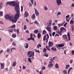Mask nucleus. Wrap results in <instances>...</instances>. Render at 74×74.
<instances>
[{
    "label": "nucleus",
    "mask_w": 74,
    "mask_h": 74,
    "mask_svg": "<svg viewBox=\"0 0 74 74\" xmlns=\"http://www.w3.org/2000/svg\"><path fill=\"white\" fill-rule=\"evenodd\" d=\"M62 37L65 40H67V36L66 34L63 35Z\"/></svg>",
    "instance_id": "nucleus-7"
},
{
    "label": "nucleus",
    "mask_w": 74,
    "mask_h": 74,
    "mask_svg": "<svg viewBox=\"0 0 74 74\" xmlns=\"http://www.w3.org/2000/svg\"><path fill=\"white\" fill-rule=\"evenodd\" d=\"M73 69V68H72V67H70L69 69V70H68V71H70L71 70V69Z\"/></svg>",
    "instance_id": "nucleus-60"
},
{
    "label": "nucleus",
    "mask_w": 74,
    "mask_h": 74,
    "mask_svg": "<svg viewBox=\"0 0 74 74\" xmlns=\"http://www.w3.org/2000/svg\"><path fill=\"white\" fill-rule=\"evenodd\" d=\"M24 15L25 17H27L28 15H29V13H28V12L25 11L24 13Z\"/></svg>",
    "instance_id": "nucleus-8"
},
{
    "label": "nucleus",
    "mask_w": 74,
    "mask_h": 74,
    "mask_svg": "<svg viewBox=\"0 0 74 74\" xmlns=\"http://www.w3.org/2000/svg\"><path fill=\"white\" fill-rule=\"evenodd\" d=\"M44 55L46 56V57H48V55L46 53H45L44 54Z\"/></svg>",
    "instance_id": "nucleus-43"
},
{
    "label": "nucleus",
    "mask_w": 74,
    "mask_h": 74,
    "mask_svg": "<svg viewBox=\"0 0 74 74\" xmlns=\"http://www.w3.org/2000/svg\"><path fill=\"white\" fill-rule=\"evenodd\" d=\"M16 62H14L12 66L13 67H15L16 66Z\"/></svg>",
    "instance_id": "nucleus-21"
},
{
    "label": "nucleus",
    "mask_w": 74,
    "mask_h": 74,
    "mask_svg": "<svg viewBox=\"0 0 74 74\" xmlns=\"http://www.w3.org/2000/svg\"><path fill=\"white\" fill-rule=\"evenodd\" d=\"M61 14V13L60 12H58L57 14V16L58 15H60Z\"/></svg>",
    "instance_id": "nucleus-44"
},
{
    "label": "nucleus",
    "mask_w": 74,
    "mask_h": 74,
    "mask_svg": "<svg viewBox=\"0 0 74 74\" xmlns=\"http://www.w3.org/2000/svg\"><path fill=\"white\" fill-rule=\"evenodd\" d=\"M46 38V35H45L44 36L43 38V41H44V40H45Z\"/></svg>",
    "instance_id": "nucleus-45"
},
{
    "label": "nucleus",
    "mask_w": 74,
    "mask_h": 74,
    "mask_svg": "<svg viewBox=\"0 0 74 74\" xmlns=\"http://www.w3.org/2000/svg\"><path fill=\"white\" fill-rule=\"evenodd\" d=\"M27 55L29 58L32 57V56H34V52L32 51H29L27 52Z\"/></svg>",
    "instance_id": "nucleus-2"
},
{
    "label": "nucleus",
    "mask_w": 74,
    "mask_h": 74,
    "mask_svg": "<svg viewBox=\"0 0 74 74\" xmlns=\"http://www.w3.org/2000/svg\"><path fill=\"white\" fill-rule=\"evenodd\" d=\"M63 73H64V74H67V72L66 70H64L63 71Z\"/></svg>",
    "instance_id": "nucleus-28"
},
{
    "label": "nucleus",
    "mask_w": 74,
    "mask_h": 74,
    "mask_svg": "<svg viewBox=\"0 0 74 74\" xmlns=\"http://www.w3.org/2000/svg\"><path fill=\"white\" fill-rule=\"evenodd\" d=\"M43 34H46V31L45 30H44L42 32Z\"/></svg>",
    "instance_id": "nucleus-31"
},
{
    "label": "nucleus",
    "mask_w": 74,
    "mask_h": 74,
    "mask_svg": "<svg viewBox=\"0 0 74 74\" xmlns=\"http://www.w3.org/2000/svg\"><path fill=\"white\" fill-rule=\"evenodd\" d=\"M28 61L29 62H30V63H32V60H31V59L30 58H28Z\"/></svg>",
    "instance_id": "nucleus-33"
},
{
    "label": "nucleus",
    "mask_w": 74,
    "mask_h": 74,
    "mask_svg": "<svg viewBox=\"0 0 74 74\" xmlns=\"http://www.w3.org/2000/svg\"><path fill=\"white\" fill-rule=\"evenodd\" d=\"M34 23L35 24H36V25H38V22L37 21H34Z\"/></svg>",
    "instance_id": "nucleus-35"
},
{
    "label": "nucleus",
    "mask_w": 74,
    "mask_h": 74,
    "mask_svg": "<svg viewBox=\"0 0 74 74\" xmlns=\"http://www.w3.org/2000/svg\"><path fill=\"white\" fill-rule=\"evenodd\" d=\"M12 37L13 38H15V37H16V35L15 34H12Z\"/></svg>",
    "instance_id": "nucleus-19"
},
{
    "label": "nucleus",
    "mask_w": 74,
    "mask_h": 74,
    "mask_svg": "<svg viewBox=\"0 0 74 74\" xmlns=\"http://www.w3.org/2000/svg\"><path fill=\"white\" fill-rule=\"evenodd\" d=\"M56 47L58 49H61V48H60V47H59V46H58V45H56Z\"/></svg>",
    "instance_id": "nucleus-26"
},
{
    "label": "nucleus",
    "mask_w": 74,
    "mask_h": 74,
    "mask_svg": "<svg viewBox=\"0 0 74 74\" xmlns=\"http://www.w3.org/2000/svg\"><path fill=\"white\" fill-rule=\"evenodd\" d=\"M52 60L50 62V64H52V62H53V60L52 59Z\"/></svg>",
    "instance_id": "nucleus-52"
},
{
    "label": "nucleus",
    "mask_w": 74,
    "mask_h": 74,
    "mask_svg": "<svg viewBox=\"0 0 74 74\" xmlns=\"http://www.w3.org/2000/svg\"><path fill=\"white\" fill-rule=\"evenodd\" d=\"M49 23L48 24V26H51L52 25V20H49Z\"/></svg>",
    "instance_id": "nucleus-10"
},
{
    "label": "nucleus",
    "mask_w": 74,
    "mask_h": 74,
    "mask_svg": "<svg viewBox=\"0 0 74 74\" xmlns=\"http://www.w3.org/2000/svg\"><path fill=\"white\" fill-rule=\"evenodd\" d=\"M44 10H46V11H47V10H48V8L47 7V6H44Z\"/></svg>",
    "instance_id": "nucleus-29"
},
{
    "label": "nucleus",
    "mask_w": 74,
    "mask_h": 74,
    "mask_svg": "<svg viewBox=\"0 0 74 74\" xmlns=\"http://www.w3.org/2000/svg\"><path fill=\"white\" fill-rule=\"evenodd\" d=\"M25 32L27 33H29V31L28 30H27L25 31Z\"/></svg>",
    "instance_id": "nucleus-59"
},
{
    "label": "nucleus",
    "mask_w": 74,
    "mask_h": 74,
    "mask_svg": "<svg viewBox=\"0 0 74 74\" xmlns=\"http://www.w3.org/2000/svg\"><path fill=\"white\" fill-rule=\"evenodd\" d=\"M35 51L36 52H38V53H40V51H39L38 50H37V49H35Z\"/></svg>",
    "instance_id": "nucleus-39"
},
{
    "label": "nucleus",
    "mask_w": 74,
    "mask_h": 74,
    "mask_svg": "<svg viewBox=\"0 0 74 74\" xmlns=\"http://www.w3.org/2000/svg\"><path fill=\"white\" fill-rule=\"evenodd\" d=\"M67 24V23L66 22L64 25V26L65 27H66V25Z\"/></svg>",
    "instance_id": "nucleus-41"
},
{
    "label": "nucleus",
    "mask_w": 74,
    "mask_h": 74,
    "mask_svg": "<svg viewBox=\"0 0 74 74\" xmlns=\"http://www.w3.org/2000/svg\"><path fill=\"white\" fill-rule=\"evenodd\" d=\"M34 10L35 11V14L37 16H38V14H39L38 13V12L37 11V9L36 8H35L34 9Z\"/></svg>",
    "instance_id": "nucleus-9"
},
{
    "label": "nucleus",
    "mask_w": 74,
    "mask_h": 74,
    "mask_svg": "<svg viewBox=\"0 0 74 74\" xmlns=\"http://www.w3.org/2000/svg\"><path fill=\"white\" fill-rule=\"evenodd\" d=\"M23 70H25L26 69V67L25 66H23Z\"/></svg>",
    "instance_id": "nucleus-51"
},
{
    "label": "nucleus",
    "mask_w": 74,
    "mask_h": 74,
    "mask_svg": "<svg viewBox=\"0 0 74 74\" xmlns=\"http://www.w3.org/2000/svg\"><path fill=\"white\" fill-rule=\"evenodd\" d=\"M24 30H26V29H27V27H26V26H24Z\"/></svg>",
    "instance_id": "nucleus-48"
},
{
    "label": "nucleus",
    "mask_w": 74,
    "mask_h": 74,
    "mask_svg": "<svg viewBox=\"0 0 74 74\" xmlns=\"http://www.w3.org/2000/svg\"><path fill=\"white\" fill-rule=\"evenodd\" d=\"M12 6L13 7L16 6L15 7V10L16 12V13L14 18L18 19L20 16H19V15H20V12L19 11L20 8L19 7V2L17 1L14 2L12 4Z\"/></svg>",
    "instance_id": "nucleus-1"
},
{
    "label": "nucleus",
    "mask_w": 74,
    "mask_h": 74,
    "mask_svg": "<svg viewBox=\"0 0 74 74\" xmlns=\"http://www.w3.org/2000/svg\"><path fill=\"white\" fill-rule=\"evenodd\" d=\"M38 30H35L34 32V33H36V34H37L38 32Z\"/></svg>",
    "instance_id": "nucleus-23"
},
{
    "label": "nucleus",
    "mask_w": 74,
    "mask_h": 74,
    "mask_svg": "<svg viewBox=\"0 0 74 74\" xmlns=\"http://www.w3.org/2000/svg\"><path fill=\"white\" fill-rule=\"evenodd\" d=\"M51 49H52V50H53V51H56V49H54L53 47L51 48Z\"/></svg>",
    "instance_id": "nucleus-24"
},
{
    "label": "nucleus",
    "mask_w": 74,
    "mask_h": 74,
    "mask_svg": "<svg viewBox=\"0 0 74 74\" xmlns=\"http://www.w3.org/2000/svg\"><path fill=\"white\" fill-rule=\"evenodd\" d=\"M29 6L32 7V3H30V2H29Z\"/></svg>",
    "instance_id": "nucleus-50"
},
{
    "label": "nucleus",
    "mask_w": 74,
    "mask_h": 74,
    "mask_svg": "<svg viewBox=\"0 0 74 74\" xmlns=\"http://www.w3.org/2000/svg\"><path fill=\"white\" fill-rule=\"evenodd\" d=\"M12 1L11 2H8L7 3V4H9V5H10L11 6H12Z\"/></svg>",
    "instance_id": "nucleus-15"
},
{
    "label": "nucleus",
    "mask_w": 74,
    "mask_h": 74,
    "mask_svg": "<svg viewBox=\"0 0 74 74\" xmlns=\"http://www.w3.org/2000/svg\"><path fill=\"white\" fill-rule=\"evenodd\" d=\"M55 34H56V33L55 32H53L52 33V36H54L55 35Z\"/></svg>",
    "instance_id": "nucleus-47"
},
{
    "label": "nucleus",
    "mask_w": 74,
    "mask_h": 74,
    "mask_svg": "<svg viewBox=\"0 0 74 74\" xmlns=\"http://www.w3.org/2000/svg\"><path fill=\"white\" fill-rule=\"evenodd\" d=\"M55 67L56 68H59V66H58V64L57 63L56 64Z\"/></svg>",
    "instance_id": "nucleus-37"
},
{
    "label": "nucleus",
    "mask_w": 74,
    "mask_h": 74,
    "mask_svg": "<svg viewBox=\"0 0 74 74\" xmlns=\"http://www.w3.org/2000/svg\"><path fill=\"white\" fill-rule=\"evenodd\" d=\"M72 55H74V51L73 50L72 51Z\"/></svg>",
    "instance_id": "nucleus-63"
},
{
    "label": "nucleus",
    "mask_w": 74,
    "mask_h": 74,
    "mask_svg": "<svg viewBox=\"0 0 74 74\" xmlns=\"http://www.w3.org/2000/svg\"><path fill=\"white\" fill-rule=\"evenodd\" d=\"M8 31L9 32L12 33L13 32V29L11 28H10L8 29Z\"/></svg>",
    "instance_id": "nucleus-13"
},
{
    "label": "nucleus",
    "mask_w": 74,
    "mask_h": 74,
    "mask_svg": "<svg viewBox=\"0 0 74 74\" xmlns=\"http://www.w3.org/2000/svg\"><path fill=\"white\" fill-rule=\"evenodd\" d=\"M58 26H59L60 27H61V26H62V25L61 24H58Z\"/></svg>",
    "instance_id": "nucleus-49"
},
{
    "label": "nucleus",
    "mask_w": 74,
    "mask_h": 74,
    "mask_svg": "<svg viewBox=\"0 0 74 74\" xmlns=\"http://www.w3.org/2000/svg\"><path fill=\"white\" fill-rule=\"evenodd\" d=\"M72 61H73V60H72V59H71L70 60V64H71V63H72Z\"/></svg>",
    "instance_id": "nucleus-55"
},
{
    "label": "nucleus",
    "mask_w": 74,
    "mask_h": 74,
    "mask_svg": "<svg viewBox=\"0 0 74 74\" xmlns=\"http://www.w3.org/2000/svg\"><path fill=\"white\" fill-rule=\"evenodd\" d=\"M3 6V3H0V8H1Z\"/></svg>",
    "instance_id": "nucleus-38"
},
{
    "label": "nucleus",
    "mask_w": 74,
    "mask_h": 74,
    "mask_svg": "<svg viewBox=\"0 0 74 74\" xmlns=\"http://www.w3.org/2000/svg\"><path fill=\"white\" fill-rule=\"evenodd\" d=\"M33 38V35H31L30 38H29L31 40H32V38Z\"/></svg>",
    "instance_id": "nucleus-36"
},
{
    "label": "nucleus",
    "mask_w": 74,
    "mask_h": 74,
    "mask_svg": "<svg viewBox=\"0 0 74 74\" xmlns=\"http://www.w3.org/2000/svg\"><path fill=\"white\" fill-rule=\"evenodd\" d=\"M74 25H72L71 26V31L72 32H73V30H74Z\"/></svg>",
    "instance_id": "nucleus-20"
},
{
    "label": "nucleus",
    "mask_w": 74,
    "mask_h": 74,
    "mask_svg": "<svg viewBox=\"0 0 74 74\" xmlns=\"http://www.w3.org/2000/svg\"><path fill=\"white\" fill-rule=\"evenodd\" d=\"M57 29H58V27H57L56 26H54V30H56Z\"/></svg>",
    "instance_id": "nucleus-46"
},
{
    "label": "nucleus",
    "mask_w": 74,
    "mask_h": 74,
    "mask_svg": "<svg viewBox=\"0 0 74 74\" xmlns=\"http://www.w3.org/2000/svg\"><path fill=\"white\" fill-rule=\"evenodd\" d=\"M17 20L18 19L14 18L11 21H12V23H16L17 21Z\"/></svg>",
    "instance_id": "nucleus-5"
},
{
    "label": "nucleus",
    "mask_w": 74,
    "mask_h": 74,
    "mask_svg": "<svg viewBox=\"0 0 74 74\" xmlns=\"http://www.w3.org/2000/svg\"><path fill=\"white\" fill-rule=\"evenodd\" d=\"M46 68H45V66H42V68L41 69V70H45Z\"/></svg>",
    "instance_id": "nucleus-32"
},
{
    "label": "nucleus",
    "mask_w": 74,
    "mask_h": 74,
    "mask_svg": "<svg viewBox=\"0 0 74 74\" xmlns=\"http://www.w3.org/2000/svg\"><path fill=\"white\" fill-rule=\"evenodd\" d=\"M74 23V22L73 20H71V21H70V24H71V25H73Z\"/></svg>",
    "instance_id": "nucleus-18"
},
{
    "label": "nucleus",
    "mask_w": 74,
    "mask_h": 74,
    "mask_svg": "<svg viewBox=\"0 0 74 74\" xmlns=\"http://www.w3.org/2000/svg\"><path fill=\"white\" fill-rule=\"evenodd\" d=\"M59 47H63L64 46V45L62 44L57 45Z\"/></svg>",
    "instance_id": "nucleus-14"
},
{
    "label": "nucleus",
    "mask_w": 74,
    "mask_h": 74,
    "mask_svg": "<svg viewBox=\"0 0 74 74\" xmlns=\"http://www.w3.org/2000/svg\"><path fill=\"white\" fill-rule=\"evenodd\" d=\"M48 66L49 67H51L53 66V64H50L48 65Z\"/></svg>",
    "instance_id": "nucleus-22"
},
{
    "label": "nucleus",
    "mask_w": 74,
    "mask_h": 74,
    "mask_svg": "<svg viewBox=\"0 0 74 74\" xmlns=\"http://www.w3.org/2000/svg\"><path fill=\"white\" fill-rule=\"evenodd\" d=\"M48 44L49 47H50V48H51V47L53 46V42L49 41Z\"/></svg>",
    "instance_id": "nucleus-4"
},
{
    "label": "nucleus",
    "mask_w": 74,
    "mask_h": 74,
    "mask_svg": "<svg viewBox=\"0 0 74 74\" xmlns=\"http://www.w3.org/2000/svg\"><path fill=\"white\" fill-rule=\"evenodd\" d=\"M5 71H8V68H5Z\"/></svg>",
    "instance_id": "nucleus-62"
},
{
    "label": "nucleus",
    "mask_w": 74,
    "mask_h": 74,
    "mask_svg": "<svg viewBox=\"0 0 74 74\" xmlns=\"http://www.w3.org/2000/svg\"><path fill=\"white\" fill-rule=\"evenodd\" d=\"M70 40H71L70 36H68V40L69 41H70Z\"/></svg>",
    "instance_id": "nucleus-61"
},
{
    "label": "nucleus",
    "mask_w": 74,
    "mask_h": 74,
    "mask_svg": "<svg viewBox=\"0 0 74 74\" xmlns=\"http://www.w3.org/2000/svg\"><path fill=\"white\" fill-rule=\"evenodd\" d=\"M16 26L15 25H13L11 27H10V28H15Z\"/></svg>",
    "instance_id": "nucleus-30"
},
{
    "label": "nucleus",
    "mask_w": 74,
    "mask_h": 74,
    "mask_svg": "<svg viewBox=\"0 0 74 74\" xmlns=\"http://www.w3.org/2000/svg\"><path fill=\"white\" fill-rule=\"evenodd\" d=\"M26 45L25 46V48H27L28 47H29V44L28 43H25V45Z\"/></svg>",
    "instance_id": "nucleus-16"
},
{
    "label": "nucleus",
    "mask_w": 74,
    "mask_h": 74,
    "mask_svg": "<svg viewBox=\"0 0 74 74\" xmlns=\"http://www.w3.org/2000/svg\"><path fill=\"white\" fill-rule=\"evenodd\" d=\"M49 33L50 37H52V33L51 32H49Z\"/></svg>",
    "instance_id": "nucleus-54"
},
{
    "label": "nucleus",
    "mask_w": 74,
    "mask_h": 74,
    "mask_svg": "<svg viewBox=\"0 0 74 74\" xmlns=\"http://www.w3.org/2000/svg\"><path fill=\"white\" fill-rule=\"evenodd\" d=\"M3 12H0V15H3Z\"/></svg>",
    "instance_id": "nucleus-57"
},
{
    "label": "nucleus",
    "mask_w": 74,
    "mask_h": 74,
    "mask_svg": "<svg viewBox=\"0 0 74 74\" xmlns=\"http://www.w3.org/2000/svg\"><path fill=\"white\" fill-rule=\"evenodd\" d=\"M46 29L47 30H49L51 29V27H46Z\"/></svg>",
    "instance_id": "nucleus-40"
},
{
    "label": "nucleus",
    "mask_w": 74,
    "mask_h": 74,
    "mask_svg": "<svg viewBox=\"0 0 74 74\" xmlns=\"http://www.w3.org/2000/svg\"><path fill=\"white\" fill-rule=\"evenodd\" d=\"M68 67H70V65H66V69H68Z\"/></svg>",
    "instance_id": "nucleus-34"
},
{
    "label": "nucleus",
    "mask_w": 74,
    "mask_h": 74,
    "mask_svg": "<svg viewBox=\"0 0 74 74\" xmlns=\"http://www.w3.org/2000/svg\"><path fill=\"white\" fill-rule=\"evenodd\" d=\"M35 17L36 16H35V14H33V15L31 16L32 19H35Z\"/></svg>",
    "instance_id": "nucleus-17"
},
{
    "label": "nucleus",
    "mask_w": 74,
    "mask_h": 74,
    "mask_svg": "<svg viewBox=\"0 0 74 74\" xmlns=\"http://www.w3.org/2000/svg\"><path fill=\"white\" fill-rule=\"evenodd\" d=\"M12 45H13L14 46H16V44L15 43V41L13 42V43L12 44Z\"/></svg>",
    "instance_id": "nucleus-25"
},
{
    "label": "nucleus",
    "mask_w": 74,
    "mask_h": 74,
    "mask_svg": "<svg viewBox=\"0 0 74 74\" xmlns=\"http://www.w3.org/2000/svg\"><path fill=\"white\" fill-rule=\"evenodd\" d=\"M21 11H23V6H21Z\"/></svg>",
    "instance_id": "nucleus-56"
},
{
    "label": "nucleus",
    "mask_w": 74,
    "mask_h": 74,
    "mask_svg": "<svg viewBox=\"0 0 74 74\" xmlns=\"http://www.w3.org/2000/svg\"><path fill=\"white\" fill-rule=\"evenodd\" d=\"M5 18L6 19H12L13 18V17L11 16H10L8 14H7L5 16Z\"/></svg>",
    "instance_id": "nucleus-3"
},
{
    "label": "nucleus",
    "mask_w": 74,
    "mask_h": 74,
    "mask_svg": "<svg viewBox=\"0 0 74 74\" xmlns=\"http://www.w3.org/2000/svg\"><path fill=\"white\" fill-rule=\"evenodd\" d=\"M67 35L68 37H70V33L69 32H68Z\"/></svg>",
    "instance_id": "nucleus-53"
},
{
    "label": "nucleus",
    "mask_w": 74,
    "mask_h": 74,
    "mask_svg": "<svg viewBox=\"0 0 74 74\" xmlns=\"http://www.w3.org/2000/svg\"><path fill=\"white\" fill-rule=\"evenodd\" d=\"M13 29V31L14 32H16L17 30L16 29Z\"/></svg>",
    "instance_id": "nucleus-58"
},
{
    "label": "nucleus",
    "mask_w": 74,
    "mask_h": 74,
    "mask_svg": "<svg viewBox=\"0 0 74 74\" xmlns=\"http://www.w3.org/2000/svg\"><path fill=\"white\" fill-rule=\"evenodd\" d=\"M65 29H66L64 27H61L60 28V32L62 33V31H63V30H65Z\"/></svg>",
    "instance_id": "nucleus-11"
},
{
    "label": "nucleus",
    "mask_w": 74,
    "mask_h": 74,
    "mask_svg": "<svg viewBox=\"0 0 74 74\" xmlns=\"http://www.w3.org/2000/svg\"><path fill=\"white\" fill-rule=\"evenodd\" d=\"M56 2L57 4H58V5H60V4L62 3L61 0H56Z\"/></svg>",
    "instance_id": "nucleus-6"
},
{
    "label": "nucleus",
    "mask_w": 74,
    "mask_h": 74,
    "mask_svg": "<svg viewBox=\"0 0 74 74\" xmlns=\"http://www.w3.org/2000/svg\"><path fill=\"white\" fill-rule=\"evenodd\" d=\"M38 39H40V38L41 37V34H40V33H38L37 36Z\"/></svg>",
    "instance_id": "nucleus-12"
},
{
    "label": "nucleus",
    "mask_w": 74,
    "mask_h": 74,
    "mask_svg": "<svg viewBox=\"0 0 74 74\" xmlns=\"http://www.w3.org/2000/svg\"><path fill=\"white\" fill-rule=\"evenodd\" d=\"M47 51V49H46V48L45 47L44 49L43 50V52H45Z\"/></svg>",
    "instance_id": "nucleus-27"
},
{
    "label": "nucleus",
    "mask_w": 74,
    "mask_h": 74,
    "mask_svg": "<svg viewBox=\"0 0 74 74\" xmlns=\"http://www.w3.org/2000/svg\"><path fill=\"white\" fill-rule=\"evenodd\" d=\"M71 6L72 7H74V3L72 4Z\"/></svg>",
    "instance_id": "nucleus-64"
},
{
    "label": "nucleus",
    "mask_w": 74,
    "mask_h": 74,
    "mask_svg": "<svg viewBox=\"0 0 74 74\" xmlns=\"http://www.w3.org/2000/svg\"><path fill=\"white\" fill-rule=\"evenodd\" d=\"M70 16L69 15H68L66 16V19H68V18Z\"/></svg>",
    "instance_id": "nucleus-42"
}]
</instances>
